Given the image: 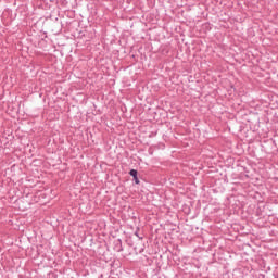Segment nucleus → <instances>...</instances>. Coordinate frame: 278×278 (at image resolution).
Segmentation results:
<instances>
[{
  "label": "nucleus",
  "instance_id": "1",
  "mask_svg": "<svg viewBox=\"0 0 278 278\" xmlns=\"http://www.w3.org/2000/svg\"><path fill=\"white\" fill-rule=\"evenodd\" d=\"M129 176L134 178L135 184H140V179H138V170L130 169Z\"/></svg>",
  "mask_w": 278,
  "mask_h": 278
},
{
  "label": "nucleus",
  "instance_id": "2",
  "mask_svg": "<svg viewBox=\"0 0 278 278\" xmlns=\"http://www.w3.org/2000/svg\"><path fill=\"white\" fill-rule=\"evenodd\" d=\"M135 236H136L137 238H139V240H142V237H140V235L138 233V230L135 232Z\"/></svg>",
  "mask_w": 278,
  "mask_h": 278
},
{
  "label": "nucleus",
  "instance_id": "3",
  "mask_svg": "<svg viewBox=\"0 0 278 278\" xmlns=\"http://www.w3.org/2000/svg\"><path fill=\"white\" fill-rule=\"evenodd\" d=\"M121 251H123V245L119 244V249L117 250L118 253H121Z\"/></svg>",
  "mask_w": 278,
  "mask_h": 278
}]
</instances>
